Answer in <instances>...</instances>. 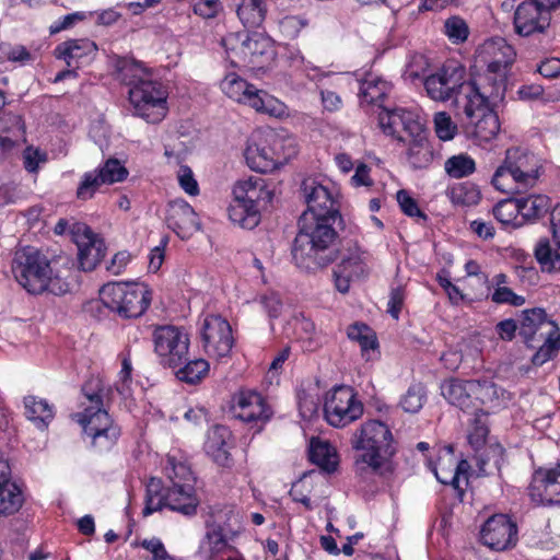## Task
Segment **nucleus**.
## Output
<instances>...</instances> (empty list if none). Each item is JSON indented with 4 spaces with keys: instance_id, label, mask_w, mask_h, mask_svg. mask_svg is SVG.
<instances>
[{
    "instance_id": "obj_41",
    "label": "nucleus",
    "mask_w": 560,
    "mask_h": 560,
    "mask_svg": "<svg viewBox=\"0 0 560 560\" xmlns=\"http://www.w3.org/2000/svg\"><path fill=\"white\" fill-rule=\"evenodd\" d=\"M24 498L20 487L11 481L4 483L0 488V516H8L16 513L22 504Z\"/></svg>"
},
{
    "instance_id": "obj_59",
    "label": "nucleus",
    "mask_w": 560,
    "mask_h": 560,
    "mask_svg": "<svg viewBox=\"0 0 560 560\" xmlns=\"http://www.w3.org/2000/svg\"><path fill=\"white\" fill-rule=\"evenodd\" d=\"M491 301L495 304H509L512 306H522L525 303L523 295L516 294L508 287L494 288L491 294Z\"/></svg>"
},
{
    "instance_id": "obj_23",
    "label": "nucleus",
    "mask_w": 560,
    "mask_h": 560,
    "mask_svg": "<svg viewBox=\"0 0 560 560\" xmlns=\"http://www.w3.org/2000/svg\"><path fill=\"white\" fill-rule=\"evenodd\" d=\"M166 223L182 238L190 237L200 228L198 214L184 199H176L168 203Z\"/></svg>"
},
{
    "instance_id": "obj_14",
    "label": "nucleus",
    "mask_w": 560,
    "mask_h": 560,
    "mask_svg": "<svg viewBox=\"0 0 560 560\" xmlns=\"http://www.w3.org/2000/svg\"><path fill=\"white\" fill-rule=\"evenodd\" d=\"M481 55L487 62V70L476 74V79L486 78L490 84L501 81L503 92H505L506 69L515 58L513 47L504 38L497 37L482 45Z\"/></svg>"
},
{
    "instance_id": "obj_16",
    "label": "nucleus",
    "mask_w": 560,
    "mask_h": 560,
    "mask_svg": "<svg viewBox=\"0 0 560 560\" xmlns=\"http://www.w3.org/2000/svg\"><path fill=\"white\" fill-rule=\"evenodd\" d=\"M231 409L235 418L257 427L269 421L273 413L266 398L255 390L236 393Z\"/></svg>"
},
{
    "instance_id": "obj_46",
    "label": "nucleus",
    "mask_w": 560,
    "mask_h": 560,
    "mask_svg": "<svg viewBox=\"0 0 560 560\" xmlns=\"http://www.w3.org/2000/svg\"><path fill=\"white\" fill-rule=\"evenodd\" d=\"M444 170L452 178H463L476 171V163L468 154L460 153L448 158L444 163Z\"/></svg>"
},
{
    "instance_id": "obj_34",
    "label": "nucleus",
    "mask_w": 560,
    "mask_h": 560,
    "mask_svg": "<svg viewBox=\"0 0 560 560\" xmlns=\"http://www.w3.org/2000/svg\"><path fill=\"white\" fill-rule=\"evenodd\" d=\"M24 408L26 418L40 430L46 429L55 417L54 407L36 396L25 397Z\"/></svg>"
},
{
    "instance_id": "obj_5",
    "label": "nucleus",
    "mask_w": 560,
    "mask_h": 560,
    "mask_svg": "<svg viewBox=\"0 0 560 560\" xmlns=\"http://www.w3.org/2000/svg\"><path fill=\"white\" fill-rule=\"evenodd\" d=\"M335 218L314 217L303 213L299 221L292 255L295 262L305 269H315L328 265L332 257L327 254L336 238L332 228Z\"/></svg>"
},
{
    "instance_id": "obj_3",
    "label": "nucleus",
    "mask_w": 560,
    "mask_h": 560,
    "mask_svg": "<svg viewBox=\"0 0 560 560\" xmlns=\"http://www.w3.org/2000/svg\"><path fill=\"white\" fill-rule=\"evenodd\" d=\"M117 72L118 79L129 86L128 96L133 115L150 124L161 122L168 113V94L163 84L152 80L138 62L120 60Z\"/></svg>"
},
{
    "instance_id": "obj_52",
    "label": "nucleus",
    "mask_w": 560,
    "mask_h": 560,
    "mask_svg": "<svg viewBox=\"0 0 560 560\" xmlns=\"http://www.w3.org/2000/svg\"><path fill=\"white\" fill-rule=\"evenodd\" d=\"M560 341V329L558 325L550 318L542 320L538 330L533 336L530 342H525L529 348L535 349L536 346L541 343L558 342Z\"/></svg>"
},
{
    "instance_id": "obj_13",
    "label": "nucleus",
    "mask_w": 560,
    "mask_h": 560,
    "mask_svg": "<svg viewBox=\"0 0 560 560\" xmlns=\"http://www.w3.org/2000/svg\"><path fill=\"white\" fill-rule=\"evenodd\" d=\"M325 419L336 428H343L363 415V405L349 386H337L326 395Z\"/></svg>"
},
{
    "instance_id": "obj_56",
    "label": "nucleus",
    "mask_w": 560,
    "mask_h": 560,
    "mask_svg": "<svg viewBox=\"0 0 560 560\" xmlns=\"http://www.w3.org/2000/svg\"><path fill=\"white\" fill-rule=\"evenodd\" d=\"M167 477L170 478L172 485L174 483H186L190 482L194 485V477L190 468L184 463H176L173 457L167 459V465L165 467Z\"/></svg>"
},
{
    "instance_id": "obj_25",
    "label": "nucleus",
    "mask_w": 560,
    "mask_h": 560,
    "mask_svg": "<svg viewBox=\"0 0 560 560\" xmlns=\"http://www.w3.org/2000/svg\"><path fill=\"white\" fill-rule=\"evenodd\" d=\"M469 463L466 459L457 460L452 448L447 447V453L440 456L436 465L432 469L436 479L444 485H451L454 489L462 490V481L467 482Z\"/></svg>"
},
{
    "instance_id": "obj_12",
    "label": "nucleus",
    "mask_w": 560,
    "mask_h": 560,
    "mask_svg": "<svg viewBox=\"0 0 560 560\" xmlns=\"http://www.w3.org/2000/svg\"><path fill=\"white\" fill-rule=\"evenodd\" d=\"M152 341L159 362L166 368L179 366L188 355L189 336L177 326L163 325L153 330Z\"/></svg>"
},
{
    "instance_id": "obj_18",
    "label": "nucleus",
    "mask_w": 560,
    "mask_h": 560,
    "mask_svg": "<svg viewBox=\"0 0 560 560\" xmlns=\"http://www.w3.org/2000/svg\"><path fill=\"white\" fill-rule=\"evenodd\" d=\"M72 237L78 246L79 266L83 271L93 270L104 258L106 246L104 241L93 233V231L83 223L73 225Z\"/></svg>"
},
{
    "instance_id": "obj_37",
    "label": "nucleus",
    "mask_w": 560,
    "mask_h": 560,
    "mask_svg": "<svg viewBox=\"0 0 560 560\" xmlns=\"http://www.w3.org/2000/svg\"><path fill=\"white\" fill-rule=\"evenodd\" d=\"M347 335L350 340L359 343L362 357L366 361L374 359L377 353V340L369 326L365 324H353L348 327Z\"/></svg>"
},
{
    "instance_id": "obj_15",
    "label": "nucleus",
    "mask_w": 560,
    "mask_h": 560,
    "mask_svg": "<svg viewBox=\"0 0 560 560\" xmlns=\"http://www.w3.org/2000/svg\"><path fill=\"white\" fill-rule=\"evenodd\" d=\"M201 340L205 351L210 357H226L234 343L229 322L220 315H208L203 319Z\"/></svg>"
},
{
    "instance_id": "obj_36",
    "label": "nucleus",
    "mask_w": 560,
    "mask_h": 560,
    "mask_svg": "<svg viewBox=\"0 0 560 560\" xmlns=\"http://www.w3.org/2000/svg\"><path fill=\"white\" fill-rule=\"evenodd\" d=\"M370 255L368 252L362 250L357 245L348 248L341 257L339 265L336 267L347 275H352L354 278H360L368 275V261Z\"/></svg>"
},
{
    "instance_id": "obj_7",
    "label": "nucleus",
    "mask_w": 560,
    "mask_h": 560,
    "mask_svg": "<svg viewBox=\"0 0 560 560\" xmlns=\"http://www.w3.org/2000/svg\"><path fill=\"white\" fill-rule=\"evenodd\" d=\"M229 217L235 224L252 230L260 221V211L272 200L273 194L261 177L238 180L233 188Z\"/></svg>"
},
{
    "instance_id": "obj_4",
    "label": "nucleus",
    "mask_w": 560,
    "mask_h": 560,
    "mask_svg": "<svg viewBox=\"0 0 560 560\" xmlns=\"http://www.w3.org/2000/svg\"><path fill=\"white\" fill-rule=\"evenodd\" d=\"M351 445L358 452L355 464L373 474L386 477L394 472L396 444L389 427L378 420H368L354 431Z\"/></svg>"
},
{
    "instance_id": "obj_26",
    "label": "nucleus",
    "mask_w": 560,
    "mask_h": 560,
    "mask_svg": "<svg viewBox=\"0 0 560 560\" xmlns=\"http://www.w3.org/2000/svg\"><path fill=\"white\" fill-rule=\"evenodd\" d=\"M96 50L95 43L90 39H70L57 45L54 55L57 59L65 60L69 68L78 69L90 63Z\"/></svg>"
},
{
    "instance_id": "obj_8",
    "label": "nucleus",
    "mask_w": 560,
    "mask_h": 560,
    "mask_svg": "<svg viewBox=\"0 0 560 560\" xmlns=\"http://www.w3.org/2000/svg\"><path fill=\"white\" fill-rule=\"evenodd\" d=\"M89 406L81 413L74 415L82 425L84 440L97 453L110 451L120 436V428L113 421L108 412L103 409V399L98 393L85 395Z\"/></svg>"
},
{
    "instance_id": "obj_20",
    "label": "nucleus",
    "mask_w": 560,
    "mask_h": 560,
    "mask_svg": "<svg viewBox=\"0 0 560 560\" xmlns=\"http://www.w3.org/2000/svg\"><path fill=\"white\" fill-rule=\"evenodd\" d=\"M308 213L314 217L335 218L338 213L337 202L327 186L317 179L308 177L301 186Z\"/></svg>"
},
{
    "instance_id": "obj_39",
    "label": "nucleus",
    "mask_w": 560,
    "mask_h": 560,
    "mask_svg": "<svg viewBox=\"0 0 560 560\" xmlns=\"http://www.w3.org/2000/svg\"><path fill=\"white\" fill-rule=\"evenodd\" d=\"M390 91V84L385 80L376 77L369 75L360 83L359 96L362 103L377 104Z\"/></svg>"
},
{
    "instance_id": "obj_38",
    "label": "nucleus",
    "mask_w": 560,
    "mask_h": 560,
    "mask_svg": "<svg viewBox=\"0 0 560 560\" xmlns=\"http://www.w3.org/2000/svg\"><path fill=\"white\" fill-rule=\"evenodd\" d=\"M237 16L247 28L259 27L266 18V4L262 0H241Z\"/></svg>"
},
{
    "instance_id": "obj_32",
    "label": "nucleus",
    "mask_w": 560,
    "mask_h": 560,
    "mask_svg": "<svg viewBox=\"0 0 560 560\" xmlns=\"http://www.w3.org/2000/svg\"><path fill=\"white\" fill-rule=\"evenodd\" d=\"M310 459L327 472L336 470L339 463L336 448L328 441L319 438L311 439Z\"/></svg>"
},
{
    "instance_id": "obj_30",
    "label": "nucleus",
    "mask_w": 560,
    "mask_h": 560,
    "mask_svg": "<svg viewBox=\"0 0 560 560\" xmlns=\"http://www.w3.org/2000/svg\"><path fill=\"white\" fill-rule=\"evenodd\" d=\"M222 92L234 102L250 107L258 89L236 73H229L221 82Z\"/></svg>"
},
{
    "instance_id": "obj_64",
    "label": "nucleus",
    "mask_w": 560,
    "mask_h": 560,
    "mask_svg": "<svg viewBox=\"0 0 560 560\" xmlns=\"http://www.w3.org/2000/svg\"><path fill=\"white\" fill-rule=\"evenodd\" d=\"M405 290L402 287H396L392 288L389 300L387 304V312L390 314V316L394 319L399 318L400 311L402 308L404 302H405Z\"/></svg>"
},
{
    "instance_id": "obj_6",
    "label": "nucleus",
    "mask_w": 560,
    "mask_h": 560,
    "mask_svg": "<svg viewBox=\"0 0 560 560\" xmlns=\"http://www.w3.org/2000/svg\"><path fill=\"white\" fill-rule=\"evenodd\" d=\"M540 160L518 147L505 151V156L491 177V185L500 192L517 195L533 188L539 178Z\"/></svg>"
},
{
    "instance_id": "obj_63",
    "label": "nucleus",
    "mask_w": 560,
    "mask_h": 560,
    "mask_svg": "<svg viewBox=\"0 0 560 560\" xmlns=\"http://www.w3.org/2000/svg\"><path fill=\"white\" fill-rule=\"evenodd\" d=\"M537 351L532 358L534 365H542L550 360L560 349V340L558 342L541 343L536 346Z\"/></svg>"
},
{
    "instance_id": "obj_9",
    "label": "nucleus",
    "mask_w": 560,
    "mask_h": 560,
    "mask_svg": "<svg viewBox=\"0 0 560 560\" xmlns=\"http://www.w3.org/2000/svg\"><path fill=\"white\" fill-rule=\"evenodd\" d=\"M198 504L192 483H174L163 490L161 480L151 478L147 483L145 505L142 513L148 516L163 508H168L184 515H194Z\"/></svg>"
},
{
    "instance_id": "obj_21",
    "label": "nucleus",
    "mask_w": 560,
    "mask_h": 560,
    "mask_svg": "<svg viewBox=\"0 0 560 560\" xmlns=\"http://www.w3.org/2000/svg\"><path fill=\"white\" fill-rule=\"evenodd\" d=\"M244 156L247 165L259 173H271L283 165V158L272 151L267 135L252 137L246 145Z\"/></svg>"
},
{
    "instance_id": "obj_43",
    "label": "nucleus",
    "mask_w": 560,
    "mask_h": 560,
    "mask_svg": "<svg viewBox=\"0 0 560 560\" xmlns=\"http://www.w3.org/2000/svg\"><path fill=\"white\" fill-rule=\"evenodd\" d=\"M534 255L542 271L560 269V254L553 250L547 237H541L535 245Z\"/></svg>"
},
{
    "instance_id": "obj_44",
    "label": "nucleus",
    "mask_w": 560,
    "mask_h": 560,
    "mask_svg": "<svg viewBox=\"0 0 560 560\" xmlns=\"http://www.w3.org/2000/svg\"><path fill=\"white\" fill-rule=\"evenodd\" d=\"M520 206V215L523 222L535 219L547 212L549 209V199L542 195H530L528 197L516 198Z\"/></svg>"
},
{
    "instance_id": "obj_57",
    "label": "nucleus",
    "mask_w": 560,
    "mask_h": 560,
    "mask_svg": "<svg viewBox=\"0 0 560 560\" xmlns=\"http://www.w3.org/2000/svg\"><path fill=\"white\" fill-rule=\"evenodd\" d=\"M444 33L450 38V40L458 44L467 39L469 28L463 19L458 16H452L444 23Z\"/></svg>"
},
{
    "instance_id": "obj_45",
    "label": "nucleus",
    "mask_w": 560,
    "mask_h": 560,
    "mask_svg": "<svg viewBox=\"0 0 560 560\" xmlns=\"http://www.w3.org/2000/svg\"><path fill=\"white\" fill-rule=\"evenodd\" d=\"M470 412L474 418L471 420V429L468 432V441L475 450H479L486 443L489 433L487 413L480 407Z\"/></svg>"
},
{
    "instance_id": "obj_29",
    "label": "nucleus",
    "mask_w": 560,
    "mask_h": 560,
    "mask_svg": "<svg viewBox=\"0 0 560 560\" xmlns=\"http://www.w3.org/2000/svg\"><path fill=\"white\" fill-rule=\"evenodd\" d=\"M475 404L487 405L490 407H500L511 399L510 394L502 387L498 386L490 380L475 381L471 380Z\"/></svg>"
},
{
    "instance_id": "obj_24",
    "label": "nucleus",
    "mask_w": 560,
    "mask_h": 560,
    "mask_svg": "<svg viewBox=\"0 0 560 560\" xmlns=\"http://www.w3.org/2000/svg\"><path fill=\"white\" fill-rule=\"evenodd\" d=\"M514 25L517 34L522 36L541 33L549 25V13L541 10L535 1H524L515 11Z\"/></svg>"
},
{
    "instance_id": "obj_48",
    "label": "nucleus",
    "mask_w": 560,
    "mask_h": 560,
    "mask_svg": "<svg viewBox=\"0 0 560 560\" xmlns=\"http://www.w3.org/2000/svg\"><path fill=\"white\" fill-rule=\"evenodd\" d=\"M546 319H548V316L542 308H533L523 312L518 331L525 342H530L533 340V336L538 330V327L542 320Z\"/></svg>"
},
{
    "instance_id": "obj_62",
    "label": "nucleus",
    "mask_w": 560,
    "mask_h": 560,
    "mask_svg": "<svg viewBox=\"0 0 560 560\" xmlns=\"http://www.w3.org/2000/svg\"><path fill=\"white\" fill-rule=\"evenodd\" d=\"M194 13L202 19H212L222 10L220 0H199L194 4Z\"/></svg>"
},
{
    "instance_id": "obj_53",
    "label": "nucleus",
    "mask_w": 560,
    "mask_h": 560,
    "mask_svg": "<svg viewBox=\"0 0 560 560\" xmlns=\"http://www.w3.org/2000/svg\"><path fill=\"white\" fill-rule=\"evenodd\" d=\"M105 185L122 182L127 175V170L118 160H108L102 167L95 170Z\"/></svg>"
},
{
    "instance_id": "obj_28",
    "label": "nucleus",
    "mask_w": 560,
    "mask_h": 560,
    "mask_svg": "<svg viewBox=\"0 0 560 560\" xmlns=\"http://www.w3.org/2000/svg\"><path fill=\"white\" fill-rule=\"evenodd\" d=\"M231 432L224 425H214L208 431L205 450L220 465H226L230 457Z\"/></svg>"
},
{
    "instance_id": "obj_49",
    "label": "nucleus",
    "mask_w": 560,
    "mask_h": 560,
    "mask_svg": "<svg viewBox=\"0 0 560 560\" xmlns=\"http://www.w3.org/2000/svg\"><path fill=\"white\" fill-rule=\"evenodd\" d=\"M453 203L459 206H475L481 199V192L477 185L466 182L454 186L450 191Z\"/></svg>"
},
{
    "instance_id": "obj_11",
    "label": "nucleus",
    "mask_w": 560,
    "mask_h": 560,
    "mask_svg": "<svg viewBox=\"0 0 560 560\" xmlns=\"http://www.w3.org/2000/svg\"><path fill=\"white\" fill-rule=\"evenodd\" d=\"M476 82L472 77L465 81V69L460 66L447 65L430 74L424 80V88L428 95L434 101H447L455 96V104L460 108V100L465 97L468 85Z\"/></svg>"
},
{
    "instance_id": "obj_1",
    "label": "nucleus",
    "mask_w": 560,
    "mask_h": 560,
    "mask_svg": "<svg viewBox=\"0 0 560 560\" xmlns=\"http://www.w3.org/2000/svg\"><path fill=\"white\" fill-rule=\"evenodd\" d=\"M59 260L50 262L38 250L26 247L15 253L12 272L16 281L30 293L48 291L62 295L70 290L68 282L71 272L70 261L66 259L58 268Z\"/></svg>"
},
{
    "instance_id": "obj_35",
    "label": "nucleus",
    "mask_w": 560,
    "mask_h": 560,
    "mask_svg": "<svg viewBox=\"0 0 560 560\" xmlns=\"http://www.w3.org/2000/svg\"><path fill=\"white\" fill-rule=\"evenodd\" d=\"M25 132L22 117L14 113H2L0 115V144L3 148L13 147L19 140L23 139Z\"/></svg>"
},
{
    "instance_id": "obj_22",
    "label": "nucleus",
    "mask_w": 560,
    "mask_h": 560,
    "mask_svg": "<svg viewBox=\"0 0 560 560\" xmlns=\"http://www.w3.org/2000/svg\"><path fill=\"white\" fill-rule=\"evenodd\" d=\"M529 495L540 504H560V464L534 474Z\"/></svg>"
},
{
    "instance_id": "obj_19",
    "label": "nucleus",
    "mask_w": 560,
    "mask_h": 560,
    "mask_svg": "<svg viewBox=\"0 0 560 560\" xmlns=\"http://www.w3.org/2000/svg\"><path fill=\"white\" fill-rule=\"evenodd\" d=\"M481 539L494 550H505L517 541L516 524L504 514H495L487 520L481 528Z\"/></svg>"
},
{
    "instance_id": "obj_27",
    "label": "nucleus",
    "mask_w": 560,
    "mask_h": 560,
    "mask_svg": "<svg viewBox=\"0 0 560 560\" xmlns=\"http://www.w3.org/2000/svg\"><path fill=\"white\" fill-rule=\"evenodd\" d=\"M471 381L450 380L442 384L441 390L444 398L465 412H470L479 407L475 404L471 390Z\"/></svg>"
},
{
    "instance_id": "obj_10",
    "label": "nucleus",
    "mask_w": 560,
    "mask_h": 560,
    "mask_svg": "<svg viewBox=\"0 0 560 560\" xmlns=\"http://www.w3.org/2000/svg\"><path fill=\"white\" fill-rule=\"evenodd\" d=\"M103 304L122 318L140 317L151 303V292L142 283L109 282L100 291Z\"/></svg>"
},
{
    "instance_id": "obj_50",
    "label": "nucleus",
    "mask_w": 560,
    "mask_h": 560,
    "mask_svg": "<svg viewBox=\"0 0 560 560\" xmlns=\"http://www.w3.org/2000/svg\"><path fill=\"white\" fill-rule=\"evenodd\" d=\"M244 43L240 46V59L264 55L269 47V40L260 33L245 34Z\"/></svg>"
},
{
    "instance_id": "obj_40",
    "label": "nucleus",
    "mask_w": 560,
    "mask_h": 560,
    "mask_svg": "<svg viewBox=\"0 0 560 560\" xmlns=\"http://www.w3.org/2000/svg\"><path fill=\"white\" fill-rule=\"evenodd\" d=\"M257 113L281 118L288 115L287 105L264 90H258L250 105Z\"/></svg>"
},
{
    "instance_id": "obj_42",
    "label": "nucleus",
    "mask_w": 560,
    "mask_h": 560,
    "mask_svg": "<svg viewBox=\"0 0 560 560\" xmlns=\"http://www.w3.org/2000/svg\"><path fill=\"white\" fill-rule=\"evenodd\" d=\"M493 215L504 226L520 228L523 225L516 198L498 202L493 208Z\"/></svg>"
},
{
    "instance_id": "obj_33",
    "label": "nucleus",
    "mask_w": 560,
    "mask_h": 560,
    "mask_svg": "<svg viewBox=\"0 0 560 560\" xmlns=\"http://www.w3.org/2000/svg\"><path fill=\"white\" fill-rule=\"evenodd\" d=\"M200 551L207 560L223 559L229 555L235 553L233 548L228 544L220 527H213L207 532L200 546Z\"/></svg>"
},
{
    "instance_id": "obj_54",
    "label": "nucleus",
    "mask_w": 560,
    "mask_h": 560,
    "mask_svg": "<svg viewBox=\"0 0 560 560\" xmlns=\"http://www.w3.org/2000/svg\"><path fill=\"white\" fill-rule=\"evenodd\" d=\"M105 185L104 182H101V177L97 172L91 171L84 173L82 179L77 188V197L80 200H89L93 198L95 192Z\"/></svg>"
},
{
    "instance_id": "obj_58",
    "label": "nucleus",
    "mask_w": 560,
    "mask_h": 560,
    "mask_svg": "<svg viewBox=\"0 0 560 560\" xmlns=\"http://www.w3.org/2000/svg\"><path fill=\"white\" fill-rule=\"evenodd\" d=\"M140 546L148 552L147 560H175L160 538L143 539Z\"/></svg>"
},
{
    "instance_id": "obj_51",
    "label": "nucleus",
    "mask_w": 560,
    "mask_h": 560,
    "mask_svg": "<svg viewBox=\"0 0 560 560\" xmlns=\"http://www.w3.org/2000/svg\"><path fill=\"white\" fill-rule=\"evenodd\" d=\"M427 392L421 383H416L409 386L406 394L400 399V406L406 412H418L425 401Z\"/></svg>"
},
{
    "instance_id": "obj_2",
    "label": "nucleus",
    "mask_w": 560,
    "mask_h": 560,
    "mask_svg": "<svg viewBox=\"0 0 560 560\" xmlns=\"http://www.w3.org/2000/svg\"><path fill=\"white\" fill-rule=\"evenodd\" d=\"M465 90L459 110L466 117V132L480 142H489L500 131V121L492 106L504 97L501 81L490 84L486 78H480Z\"/></svg>"
},
{
    "instance_id": "obj_47",
    "label": "nucleus",
    "mask_w": 560,
    "mask_h": 560,
    "mask_svg": "<svg viewBox=\"0 0 560 560\" xmlns=\"http://www.w3.org/2000/svg\"><path fill=\"white\" fill-rule=\"evenodd\" d=\"M208 372V361L203 359H195L188 361L183 368H179L175 375L180 382L197 384L207 376Z\"/></svg>"
},
{
    "instance_id": "obj_61",
    "label": "nucleus",
    "mask_w": 560,
    "mask_h": 560,
    "mask_svg": "<svg viewBox=\"0 0 560 560\" xmlns=\"http://www.w3.org/2000/svg\"><path fill=\"white\" fill-rule=\"evenodd\" d=\"M178 183L182 189L190 195L197 196L199 194V186L194 177L192 171L186 165H182L178 171Z\"/></svg>"
},
{
    "instance_id": "obj_60",
    "label": "nucleus",
    "mask_w": 560,
    "mask_h": 560,
    "mask_svg": "<svg viewBox=\"0 0 560 560\" xmlns=\"http://www.w3.org/2000/svg\"><path fill=\"white\" fill-rule=\"evenodd\" d=\"M46 161L47 154L38 148L30 145L23 152V164L25 170L30 173H36L39 165Z\"/></svg>"
},
{
    "instance_id": "obj_17",
    "label": "nucleus",
    "mask_w": 560,
    "mask_h": 560,
    "mask_svg": "<svg viewBox=\"0 0 560 560\" xmlns=\"http://www.w3.org/2000/svg\"><path fill=\"white\" fill-rule=\"evenodd\" d=\"M378 126L384 135L401 142H406L411 135H419L422 128L417 114L401 107L390 110L382 108L378 114Z\"/></svg>"
},
{
    "instance_id": "obj_55",
    "label": "nucleus",
    "mask_w": 560,
    "mask_h": 560,
    "mask_svg": "<svg viewBox=\"0 0 560 560\" xmlns=\"http://www.w3.org/2000/svg\"><path fill=\"white\" fill-rule=\"evenodd\" d=\"M433 124L435 133L442 141H450L454 139L457 133V125L445 112L435 113Z\"/></svg>"
},
{
    "instance_id": "obj_31",
    "label": "nucleus",
    "mask_w": 560,
    "mask_h": 560,
    "mask_svg": "<svg viewBox=\"0 0 560 560\" xmlns=\"http://www.w3.org/2000/svg\"><path fill=\"white\" fill-rule=\"evenodd\" d=\"M409 143L408 161L413 168H425L433 160V151L427 139L423 127L419 135H411L406 141Z\"/></svg>"
}]
</instances>
